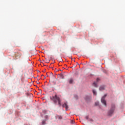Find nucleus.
Wrapping results in <instances>:
<instances>
[{
    "label": "nucleus",
    "mask_w": 125,
    "mask_h": 125,
    "mask_svg": "<svg viewBox=\"0 0 125 125\" xmlns=\"http://www.w3.org/2000/svg\"><path fill=\"white\" fill-rule=\"evenodd\" d=\"M50 99L52 101H53L55 104H57L58 102L59 106H61V105H62L61 104V99H60L59 96L57 95V94H56L55 95V96H53L52 97H50Z\"/></svg>",
    "instance_id": "obj_1"
},
{
    "label": "nucleus",
    "mask_w": 125,
    "mask_h": 125,
    "mask_svg": "<svg viewBox=\"0 0 125 125\" xmlns=\"http://www.w3.org/2000/svg\"><path fill=\"white\" fill-rule=\"evenodd\" d=\"M115 108H116L115 104H112L111 108L108 112V116H111L113 115V114H114V112L115 111Z\"/></svg>",
    "instance_id": "obj_2"
},
{
    "label": "nucleus",
    "mask_w": 125,
    "mask_h": 125,
    "mask_svg": "<svg viewBox=\"0 0 125 125\" xmlns=\"http://www.w3.org/2000/svg\"><path fill=\"white\" fill-rule=\"evenodd\" d=\"M106 96L107 95L105 94L101 99V102L104 105L105 107H107V102H106V100H105Z\"/></svg>",
    "instance_id": "obj_3"
},
{
    "label": "nucleus",
    "mask_w": 125,
    "mask_h": 125,
    "mask_svg": "<svg viewBox=\"0 0 125 125\" xmlns=\"http://www.w3.org/2000/svg\"><path fill=\"white\" fill-rule=\"evenodd\" d=\"M15 55L16 56V57H21L22 56V53H21V52H15Z\"/></svg>",
    "instance_id": "obj_4"
},
{
    "label": "nucleus",
    "mask_w": 125,
    "mask_h": 125,
    "mask_svg": "<svg viewBox=\"0 0 125 125\" xmlns=\"http://www.w3.org/2000/svg\"><path fill=\"white\" fill-rule=\"evenodd\" d=\"M63 108H65L66 110H68L69 106H68V104H67L66 103H65L63 104H62Z\"/></svg>",
    "instance_id": "obj_5"
},
{
    "label": "nucleus",
    "mask_w": 125,
    "mask_h": 125,
    "mask_svg": "<svg viewBox=\"0 0 125 125\" xmlns=\"http://www.w3.org/2000/svg\"><path fill=\"white\" fill-rule=\"evenodd\" d=\"M68 83L70 84L73 83H74V79H73V78L69 79V80H68Z\"/></svg>",
    "instance_id": "obj_6"
},
{
    "label": "nucleus",
    "mask_w": 125,
    "mask_h": 125,
    "mask_svg": "<svg viewBox=\"0 0 125 125\" xmlns=\"http://www.w3.org/2000/svg\"><path fill=\"white\" fill-rule=\"evenodd\" d=\"M90 98H91V97L90 96H86L85 97V100H89V99H90Z\"/></svg>",
    "instance_id": "obj_7"
},
{
    "label": "nucleus",
    "mask_w": 125,
    "mask_h": 125,
    "mask_svg": "<svg viewBox=\"0 0 125 125\" xmlns=\"http://www.w3.org/2000/svg\"><path fill=\"white\" fill-rule=\"evenodd\" d=\"M93 85V86H95V87H97V83H96V82H94Z\"/></svg>",
    "instance_id": "obj_8"
},
{
    "label": "nucleus",
    "mask_w": 125,
    "mask_h": 125,
    "mask_svg": "<svg viewBox=\"0 0 125 125\" xmlns=\"http://www.w3.org/2000/svg\"><path fill=\"white\" fill-rule=\"evenodd\" d=\"M93 93L94 95H96V91L95 90H93Z\"/></svg>",
    "instance_id": "obj_9"
},
{
    "label": "nucleus",
    "mask_w": 125,
    "mask_h": 125,
    "mask_svg": "<svg viewBox=\"0 0 125 125\" xmlns=\"http://www.w3.org/2000/svg\"><path fill=\"white\" fill-rule=\"evenodd\" d=\"M58 118L59 120H62V116H58Z\"/></svg>",
    "instance_id": "obj_10"
},
{
    "label": "nucleus",
    "mask_w": 125,
    "mask_h": 125,
    "mask_svg": "<svg viewBox=\"0 0 125 125\" xmlns=\"http://www.w3.org/2000/svg\"><path fill=\"white\" fill-rule=\"evenodd\" d=\"M99 89L100 90H103V89H104V87H100Z\"/></svg>",
    "instance_id": "obj_11"
},
{
    "label": "nucleus",
    "mask_w": 125,
    "mask_h": 125,
    "mask_svg": "<svg viewBox=\"0 0 125 125\" xmlns=\"http://www.w3.org/2000/svg\"><path fill=\"white\" fill-rule=\"evenodd\" d=\"M95 105H96V106H98V105H99V103H98V102H96V103H95Z\"/></svg>",
    "instance_id": "obj_12"
},
{
    "label": "nucleus",
    "mask_w": 125,
    "mask_h": 125,
    "mask_svg": "<svg viewBox=\"0 0 125 125\" xmlns=\"http://www.w3.org/2000/svg\"><path fill=\"white\" fill-rule=\"evenodd\" d=\"M42 125H45V121L43 120V121L42 122Z\"/></svg>",
    "instance_id": "obj_13"
},
{
    "label": "nucleus",
    "mask_w": 125,
    "mask_h": 125,
    "mask_svg": "<svg viewBox=\"0 0 125 125\" xmlns=\"http://www.w3.org/2000/svg\"><path fill=\"white\" fill-rule=\"evenodd\" d=\"M99 81H100V79L99 78L97 79V80H96L97 83H98V82H99Z\"/></svg>",
    "instance_id": "obj_14"
},
{
    "label": "nucleus",
    "mask_w": 125,
    "mask_h": 125,
    "mask_svg": "<svg viewBox=\"0 0 125 125\" xmlns=\"http://www.w3.org/2000/svg\"><path fill=\"white\" fill-rule=\"evenodd\" d=\"M85 119H86V120H88V116H86V117H85Z\"/></svg>",
    "instance_id": "obj_15"
},
{
    "label": "nucleus",
    "mask_w": 125,
    "mask_h": 125,
    "mask_svg": "<svg viewBox=\"0 0 125 125\" xmlns=\"http://www.w3.org/2000/svg\"><path fill=\"white\" fill-rule=\"evenodd\" d=\"M62 77H63V75H62Z\"/></svg>",
    "instance_id": "obj_16"
}]
</instances>
